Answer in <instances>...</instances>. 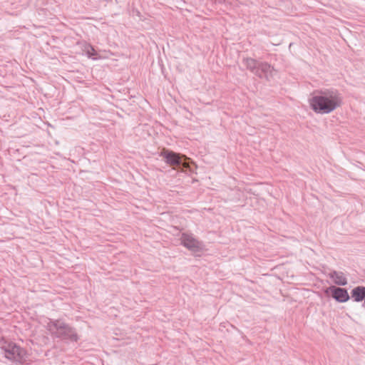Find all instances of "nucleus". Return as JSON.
Segmentation results:
<instances>
[{"label":"nucleus","mask_w":365,"mask_h":365,"mask_svg":"<svg viewBox=\"0 0 365 365\" xmlns=\"http://www.w3.org/2000/svg\"><path fill=\"white\" fill-rule=\"evenodd\" d=\"M311 108L318 114H328L342 104L341 94L334 88L316 90L309 99Z\"/></svg>","instance_id":"nucleus-1"},{"label":"nucleus","mask_w":365,"mask_h":365,"mask_svg":"<svg viewBox=\"0 0 365 365\" xmlns=\"http://www.w3.org/2000/svg\"><path fill=\"white\" fill-rule=\"evenodd\" d=\"M45 327L54 337L71 342H76L79 339L76 329L61 320L48 319Z\"/></svg>","instance_id":"nucleus-2"},{"label":"nucleus","mask_w":365,"mask_h":365,"mask_svg":"<svg viewBox=\"0 0 365 365\" xmlns=\"http://www.w3.org/2000/svg\"><path fill=\"white\" fill-rule=\"evenodd\" d=\"M246 68L254 75L259 78H264L269 81L276 73L275 69L269 63L257 61L252 58H247L243 60Z\"/></svg>","instance_id":"nucleus-3"},{"label":"nucleus","mask_w":365,"mask_h":365,"mask_svg":"<svg viewBox=\"0 0 365 365\" xmlns=\"http://www.w3.org/2000/svg\"><path fill=\"white\" fill-rule=\"evenodd\" d=\"M1 348L6 359L19 364H24L26 361V351L16 343L4 341Z\"/></svg>","instance_id":"nucleus-4"},{"label":"nucleus","mask_w":365,"mask_h":365,"mask_svg":"<svg viewBox=\"0 0 365 365\" xmlns=\"http://www.w3.org/2000/svg\"><path fill=\"white\" fill-rule=\"evenodd\" d=\"M160 155L164 161L169 165L178 168H187L189 165L190 158L174 151L163 149Z\"/></svg>","instance_id":"nucleus-5"},{"label":"nucleus","mask_w":365,"mask_h":365,"mask_svg":"<svg viewBox=\"0 0 365 365\" xmlns=\"http://www.w3.org/2000/svg\"><path fill=\"white\" fill-rule=\"evenodd\" d=\"M180 240L181 245L191 252H197L204 250V243L192 233L182 232Z\"/></svg>","instance_id":"nucleus-6"},{"label":"nucleus","mask_w":365,"mask_h":365,"mask_svg":"<svg viewBox=\"0 0 365 365\" xmlns=\"http://www.w3.org/2000/svg\"><path fill=\"white\" fill-rule=\"evenodd\" d=\"M326 294L328 297H349L346 289L336 286H330L327 288Z\"/></svg>","instance_id":"nucleus-7"},{"label":"nucleus","mask_w":365,"mask_h":365,"mask_svg":"<svg viewBox=\"0 0 365 365\" xmlns=\"http://www.w3.org/2000/svg\"><path fill=\"white\" fill-rule=\"evenodd\" d=\"M329 277L338 285H345L347 283L344 274L341 272L333 271L330 272Z\"/></svg>","instance_id":"nucleus-8"},{"label":"nucleus","mask_w":365,"mask_h":365,"mask_svg":"<svg viewBox=\"0 0 365 365\" xmlns=\"http://www.w3.org/2000/svg\"><path fill=\"white\" fill-rule=\"evenodd\" d=\"M351 297H365V287L358 286L353 289Z\"/></svg>","instance_id":"nucleus-9"},{"label":"nucleus","mask_w":365,"mask_h":365,"mask_svg":"<svg viewBox=\"0 0 365 365\" xmlns=\"http://www.w3.org/2000/svg\"><path fill=\"white\" fill-rule=\"evenodd\" d=\"M96 51L94 50V48L92 47V46H90V49H88L87 51V54L89 57H91L94 55H96Z\"/></svg>","instance_id":"nucleus-10"},{"label":"nucleus","mask_w":365,"mask_h":365,"mask_svg":"<svg viewBox=\"0 0 365 365\" xmlns=\"http://www.w3.org/2000/svg\"><path fill=\"white\" fill-rule=\"evenodd\" d=\"M336 302L344 303L347 302L351 298H334Z\"/></svg>","instance_id":"nucleus-11"},{"label":"nucleus","mask_w":365,"mask_h":365,"mask_svg":"<svg viewBox=\"0 0 365 365\" xmlns=\"http://www.w3.org/2000/svg\"><path fill=\"white\" fill-rule=\"evenodd\" d=\"M355 302H362L364 299V304H365V298H354Z\"/></svg>","instance_id":"nucleus-12"},{"label":"nucleus","mask_w":365,"mask_h":365,"mask_svg":"<svg viewBox=\"0 0 365 365\" xmlns=\"http://www.w3.org/2000/svg\"><path fill=\"white\" fill-rule=\"evenodd\" d=\"M307 297H311V295H310V291H307Z\"/></svg>","instance_id":"nucleus-13"}]
</instances>
